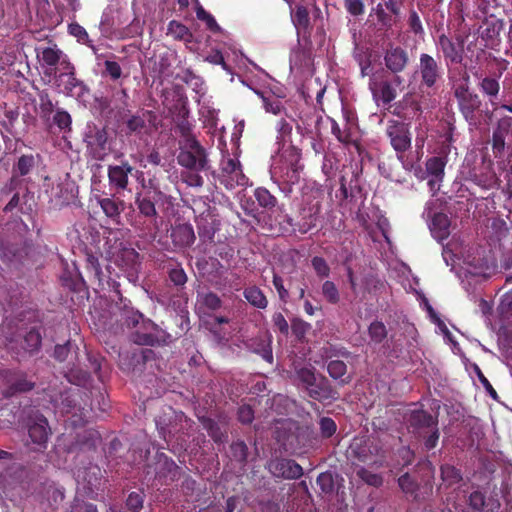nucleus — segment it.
Wrapping results in <instances>:
<instances>
[{
  "mask_svg": "<svg viewBox=\"0 0 512 512\" xmlns=\"http://www.w3.org/2000/svg\"><path fill=\"white\" fill-rule=\"evenodd\" d=\"M196 18L205 22L207 29L212 33L221 32V27L216 22L214 16L201 5H198V7L196 8Z\"/></svg>",
  "mask_w": 512,
  "mask_h": 512,
  "instance_id": "obj_54",
  "label": "nucleus"
},
{
  "mask_svg": "<svg viewBox=\"0 0 512 512\" xmlns=\"http://www.w3.org/2000/svg\"><path fill=\"white\" fill-rule=\"evenodd\" d=\"M98 205L102 209L106 217L112 220L115 224L121 223V213L125 209V202L120 199L112 198H100L98 199Z\"/></svg>",
  "mask_w": 512,
  "mask_h": 512,
  "instance_id": "obj_29",
  "label": "nucleus"
},
{
  "mask_svg": "<svg viewBox=\"0 0 512 512\" xmlns=\"http://www.w3.org/2000/svg\"><path fill=\"white\" fill-rule=\"evenodd\" d=\"M52 123L64 133L72 130V118L71 115L64 109L59 108L56 110L54 117H52Z\"/></svg>",
  "mask_w": 512,
  "mask_h": 512,
  "instance_id": "obj_53",
  "label": "nucleus"
},
{
  "mask_svg": "<svg viewBox=\"0 0 512 512\" xmlns=\"http://www.w3.org/2000/svg\"><path fill=\"white\" fill-rule=\"evenodd\" d=\"M5 119L3 121H0V125H2L4 131H2L3 138L6 137V134H9L11 136H14L15 134V123L18 120L19 113L17 110H6L5 111Z\"/></svg>",
  "mask_w": 512,
  "mask_h": 512,
  "instance_id": "obj_55",
  "label": "nucleus"
},
{
  "mask_svg": "<svg viewBox=\"0 0 512 512\" xmlns=\"http://www.w3.org/2000/svg\"><path fill=\"white\" fill-rule=\"evenodd\" d=\"M408 422L416 436H422L428 429L438 426V418L423 409L412 410Z\"/></svg>",
  "mask_w": 512,
  "mask_h": 512,
  "instance_id": "obj_22",
  "label": "nucleus"
},
{
  "mask_svg": "<svg viewBox=\"0 0 512 512\" xmlns=\"http://www.w3.org/2000/svg\"><path fill=\"white\" fill-rule=\"evenodd\" d=\"M353 459L365 464H382L383 450L379 439L372 436L355 437L349 447Z\"/></svg>",
  "mask_w": 512,
  "mask_h": 512,
  "instance_id": "obj_6",
  "label": "nucleus"
},
{
  "mask_svg": "<svg viewBox=\"0 0 512 512\" xmlns=\"http://www.w3.org/2000/svg\"><path fill=\"white\" fill-rule=\"evenodd\" d=\"M431 217L430 230L434 238L444 240L450 235V220L445 213L436 212L432 215L431 211L426 212Z\"/></svg>",
  "mask_w": 512,
  "mask_h": 512,
  "instance_id": "obj_27",
  "label": "nucleus"
},
{
  "mask_svg": "<svg viewBox=\"0 0 512 512\" xmlns=\"http://www.w3.org/2000/svg\"><path fill=\"white\" fill-rule=\"evenodd\" d=\"M416 73L419 76V89L421 92L435 93L443 78L441 63L428 53L419 55Z\"/></svg>",
  "mask_w": 512,
  "mask_h": 512,
  "instance_id": "obj_3",
  "label": "nucleus"
},
{
  "mask_svg": "<svg viewBox=\"0 0 512 512\" xmlns=\"http://www.w3.org/2000/svg\"><path fill=\"white\" fill-rule=\"evenodd\" d=\"M230 457L242 466L247 463L248 447L243 440L238 439L231 443Z\"/></svg>",
  "mask_w": 512,
  "mask_h": 512,
  "instance_id": "obj_47",
  "label": "nucleus"
},
{
  "mask_svg": "<svg viewBox=\"0 0 512 512\" xmlns=\"http://www.w3.org/2000/svg\"><path fill=\"white\" fill-rule=\"evenodd\" d=\"M168 337L169 335L149 318L144 319L130 332V339L134 344L150 347L165 344Z\"/></svg>",
  "mask_w": 512,
  "mask_h": 512,
  "instance_id": "obj_9",
  "label": "nucleus"
},
{
  "mask_svg": "<svg viewBox=\"0 0 512 512\" xmlns=\"http://www.w3.org/2000/svg\"><path fill=\"white\" fill-rule=\"evenodd\" d=\"M243 297L254 308L265 310L268 307V299L261 288L256 285L248 286L243 290Z\"/></svg>",
  "mask_w": 512,
  "mask_h": 512,
  "instance_id": "obj_36",
  "label": "nucleus"
},
{
  "mask_svg": "<svg viewBox=\"0 0 512 512\" xmlns=\"http://www.w3.org/2000/svg\"><path fill=\"white\" fill-rule=\"evenodd\" d=\"M145 497L143 490L130 492L125 502L127 510L130 512L141 511L144 507Z\"/></svg>",
  "mask_w": 512,
  "mask_h": 512,
  "instance_id": "obj_52",
  "label": "nucleus"
},
{
  "mask_svg": "<svg viewBox=\"0 0 512 512\" xmlns=\"http://www.w3.org/2000/svg\"><path fill=\"white\" fill-rule=\"evenodd\" d=\"M28 433L31 442L36 445L34 452L38 455H43L47 448L48 436L50 435V428L47 419L39 413L30 417L28 422Z\"/></svg>",
  "mask_w": 512,
  "mask_h": 512,
  "instance_id": "obj_16",
  "label": "nucleus"
},
{
  "mask_svg": "<svg viewBox=\"0 0 512 512\" xmlns=\"http://www.w3.org/2000/svg\"><path fill=\"white\" fill-rule=\"evenodd\" d=\"M66 72H62L58 76L59 86L63 87V92L69 97H80L84 94L85 85L83 81L75 77L74 66L69 62H62Z\"/></svg>",
  "mask_w": 512,
  "mask_h": 512,
  "instance_id": "obj_21",
  "label": "nucleus"
},
{
  "mask_svg": "<svg viewBox=\"0 0 512 512\" xmlns=\"http://www.w3.org/2000/svg\"><path fill=\"white\" fill-rule=\"evenodd\" d=\"M168 279L176 287H184L187 282V275L180 263L170 264L168 266Z\"/></svg>",
  "mask_w": 512,
  "mask_h": 512,
  "instance_id": "obj_51",
  "label": "nucleus"
},
{
  "mask_svg": "<svg viewBox=\"0 0 512 512\" xmlns=\"http://www.w3.org/2000/svg\"><path fill=\"white\" fill-rule=\"evenodd\" d=\"M292 21L298 34L309 36L313 27L310 25L309 12L306 7L298 5L292 13Z\"/></svg>",
  "mask_w": 512,
  "mask_h": 512,
  "instance_id": "obj_35",
  "label": "nucleus"
},
{
  "mask_svg": "<svg viewBox=\"0 0 512 512\" xmlns=\"http://www.w3.org/2000/svg\"><path fill=\"white\" fill-rule=\"evenodd\" d=\"M355 191H360L358 175L356 172H351L350 178L348 175H343L340 178V192L345 199L353 198Z\"/></svg>",
  "mask_w": 512,
  "mask_h": 512,
  "instance_id": "obj_42",
  "label": "nucleus"
},
{
  "mask_svg": "<svg viewBox=\"0 0 512 512\" xmlns=\"http://www.w3.org/2000/svg\"><path fill=\"white\" fill-rule=\"evenodd\" d=\"M220 172L221 183L228 189H233L236 185H244L246 178L242 172L241 164L236 158H227L221 162Z\"/></svg>",
  "mask_w": 512,
  "mask_h": 512,
  "instance_id": "obj_19",
  "label": "nucleus"
},
{
  "mask_svg": "<svg viewBox=\"0 0 512 512\" xmlns=\"http://www.w3.org/2000/svg\"><path fill=\"white\" fill-rule=\"evenodd\" d=\"M409 63L408 52L400 45L389 44L384 52V64L395 75L403 72Z\"/></svg>",
  "mask_w": 512,
  "mask_h": 512,
  "instance_id": "obj_20",
  "label": "nucleus"
},
{
  "mask_svg": "<svg viewBox=\"0 0 512 512\" xmlns=\"http://www.w3.org/2000/svg\"><path fill=\"white\" fill-rule=\"evenodd\" d=\"M460 113L469 126L477 127L480 123L476 113L482 105L480 97L470 91L468 85L462 84L454 89Z\"/></svg>",
  "mask_w": 512,
  "mask_h": 512,
  "instance_id": "obj_8",
  "label": "nucleus"
},
{
  "mask_svg": "<svg viewBox=\"0 0 512 512\" xmlns=\"http://www.w3.org/2000/svg\"><path fill=\"white\" fill-rule=\"evenodd\" d=\"M403 83V78L395 75L392 81L383 80L379 83H371L370 88L374 97H379L384 104H389L396 98V87Z\"/></svg>",
  "mask_w": 512,
  "mask_h": 512,
  "instance_id": "obj_24",
  "label": "nucleus"
},
{
  "mask_svg": "<svg viewBox=\"0 0 512 512\" xmlns=\"http://www.w3.org/2000/svg\"><path fill=\"white\" fill-rule=\"evenodd\" d=\"M84 141L87 145L88 152L95 160H104L111 151L105 127H99L96 124L88 126V130L84 136Z\"/></svg>",
  "mask_w": 512,
  "mask_h": 512,
  "instance_id": "obj_13",
  "label": "nucleus"
},
{
  "mask_svg": "<svg viewBox=\"0 0 512 512\" xmlns=\"http://www.w3.org/2000/svg\"><path fill=\"white\" fill-rule=\"evenodd\" d=\"M41 328L33 326L22 330L15 338L9 339V345L12 349L20 347L26 353L33 354L39 351L42 344Z\"/></svg>",
  "mask_w": 512,
  "mask_h": 512,
  "instance_id": "obj_17",
  "label": "nucleus"
},
{
  "mask_svg": "<svg viewBox=\"0 0 512 512\" xmlns=\"http://www.w3.org/2000/svg\"><path fill=\"white\" fill-rule=\"evenodd\" d=\"M155 197L159 199L164 197L160 190L154 192V197L151 194H136L134 204L138 208V218L135 219L132 226L142 235H156L159 231L161 220L155 206Z\"/></svg>",
  "mask_w": 512,
  "mask_h": 512,
  "instance_id": "obj_2",
  "label": "nucleus"
},
{
  "mask_svg": "<svg viewBox=\"0 0 512 512\" xmlns=\"http://www.w3.org/2000/svg\"><path fill=\"white\" fill-rule=\"evenodd\" d=\"M37 56L43 66L55 69L61 61L63 51L58 48L57 44H54L53 46L43 48Z\"/></svg>",
  "mask_w": 512,
  "mask_h": 512,
  "instance_id": "obj_39",
  "label": "nucleus"
},
{
  "mask_svg": "<svg viewBox=\"0 0 512 512\" xmlns=\"http://www.w3.org/2000/svg\"><path fill=\"white\" fill-rule=\"evenodd\" d=\"M119 309V322L122 326H125L131 331L134 327L139 326L141 322L146 319L142 313L134 310L133 307H130V301L124 299L122 296H120Z\"/></svg>",
  "mask_w": 512,
  "mask_h": 512,
  "instance_id": "obj_26",
  "label": "nucleus"
},
{
  "mask_svg": "<svg viewBox=\"0 0 512 512\" xmlns=\"http://www.w3.org/2000/svg\"><path fill=\"white\" fill-rule=\"evenodd\" d=\"M370 16L375 17L376 22L374 25L376 27V33L381 36H386L388 32L392 30L393 26H395L401 19L400 14H393L386 11L382 6L373 7Z\"/></svg>",
  "mask_w": 512,
  "mask_h": 512,
  "instance_id": "obj_23",
  "label": "nucleus"
},
{
  "mask_svg": "<svg viewBox=\"0 0 512 512\" xmlns=\"http://www.w3.org/2000/svg\"><path fill=\"white\" fill-rule=\"evenodd\" d=\"M115 263L126 271H136L141 264L139 252L132 247H122L116 254Z\"/></svg>",
  "mask_w": 512,
  "mask_h": 512,
  "instance_id": "obj_30",
  "label": "nucleus"
},
{
  "mask_svg": "<svg viewBox=\"0 0 512 512\" xmlns=\"http://www.w3.org/2000/svg\"><path fill=\"white\" fill-rule=\"evenodd\" d=\"M467 503L473 512H482L485 509V493L479 490L471 492Z\"/></svg>",
  "mask_w": 512,
  "mask_h": 512,
  "instance_id": "obj_61",
  "label": "nucleus"
},
{
  "mask_svg": "<svg viewBox=\"0 0 512 512\" xmlns=\"http://www.w3.org/2000/svg\"><path fill=\"white\" fill-rule=\"evenodd\" d=\"M82 478L90 490L97 489L102 479L101 469L97 465L89 466L84 470Z\"/></svg>",
  "mask_w": 512,
  "mask_h": 512,
  "instance_id": "obj_49",
  "label": "nucleus"
},
{
  "mask_svg": "<svg viewBox=\"0 0 512 512\" xmlns=\"http://www.w3.org/2000/svg\"><path fill=\"white\" fill-rule=\"evenodd\" d=\"M67 380L77 386H85L89 381L90 374L82 369H71L66 374Z\"/></svg>",
  "mask_w": 512,
  "mask_h": 512,
  "instance_id": "obj_62",
  "label": "nucleus"
},
{
  "mask_svg": "<svg viewBox=\"0 0 512 512\" xmlns=\"http://www.w3.org/2000/svg\"><path fill=\"white\" fill-rule=\"evenodd\" d=\"M447 160L440 157L432 156L426 159V173L433 177V180H429V184L433 185L434 182H442L444 179V169L447 164Z\"/></svg>",
  "mask_w": 512,
  "mask_h": 512,
  "instance_id": "obj_37",
  "label": "nucleus"
},
{
  "mask_svg": "<svg viewBox=\"0 0 512 512\" xmlns=\"http://www.w3.org/2000/svg\"><path fill=\"white\" fill-rule=\"evenodd\" d=\"M500 26L499 21H484V25L479 28L480 38L484 41L495 39L499 35Z\"/></svg>",
  "mask_w": 512,
  "mask_h": 512,
  "instance_id": "obj_57",
  "label": "nucleus"
},
{
  "mask_svg": "<svg viewBox=\"0 0 512 512\" xmlns=\"http://www.w3.org/2000/svg\"><path fill=\"white\" fill-rule=\"evenodd\" d=\"M300 170L301 166L298 161L290 162L286 167V172L282 174V181L289 185L296 184L300 179Z\"/></svg>",
  "mask_w": 512,
  "mask_h": 512,
  "instance_id": "obj_60",
  "label": "nucleus"
},
{
  "mask_svg": "<svg viewBox=\"0 0 512 512\" xmlns=\"http://www.w3.org/2000/svg\"><path fill=\"white\" fill-rule=\"evenodd\" d=\"M152 117L151 111H145L143 115H134L127 122L129 132H141L146 127V118Z\"/></svg>",
  "mask_w": 512,
  "mask_h": 512,
  "instance_id": "obj_59",
  "label": "nucleus"
},
{
  "mask_svg": "<svg viewBox=\"0 0 512 512\" xmlns=\"http://www.w3.org/2000/svg\"><path fill=\"white\" fill-rule=\"evenodd\" d=\"M356 476L367 485H370L371 487H382L384 480L381 474L375 473L370 471L369 469H366L364 467H360L356 471Z\"/></svg>",
  "mask_w": 512,
  "mask_h": 512,
  "instance_id": "obj_48",
  "label": "nucleus"
},
{
  "mask_svg": "<svg viewBox=\"0 0 512 512\" xmlns=\"http://www.w3.org/2000/svg\"><path fill=\"white\" fill-rule=\"evenodd\" d=\"M200 421L204 429L207 430L209 436L216 444H222L227 440V431L220 428L219 424L215 420L209 417H202Z\"/></svg>",
  "mask_w": 512,
  "mask_h": 512,
  "instance_id": "obj_40",
  "label": "nucleus"
},
{
  "mask_svg": "<svg viewBox=\"0 0 512 512\" xmlns=\"http://www.w3.org/2000/svg\"><path fill=\"white\" fill-rule=\"evenodd\" d=\"M177 162L186 170L207 171L210 168L208 152L198 139L180 143Z\"/></svg>",
  "mask_w": 512,
  "mask_h": 512,
  "instance_id": "obj_4",
  "label": "nucleus"
},
{
  "mask_svg": "<svg viewBox=\"0 0 512 512\" xmlns=\"http://www.w3.org/2000/svg\"><path fill=\"white\" fill-rule=\"evenodd\" d=\"M133 167L128 161H122L119 165H110L107 168L108 183L110 189L114 190L116 194H122L124 191L129 190V175L132 173Z\"/></svg>",
  "mask_w": 512,
  "mask_h": 512,
  "instance_id": "obj_18",
  "label": "nucleus"
},
{
  "mask_svg": "<svg viewBox=\"0 0 512 512\" xmlns=\"http://www.w3.org/2000/svg\"><path fill=\"white\" fill-rule=\"evenodd\" d=\"M252 351L259 354L265 361L268 363L273 362V354L272 349L269 343H266L265 340L260 339L254 340V343L250 344Z\"/></svg>",
  "mask_w": 512,
  "mask_h": 512,
  "instance_id": "obj_58",
  "label": "nucleus"
},
{
  "mask_svg": "<svg viewBox=\"0 0 512 512\" xmlns=\"http://www.w3.org/2000/svg\"><path fill=\"white\" fill-rule=\"evenodd\" d=\"M80 398L78 393L67 394L62 398V411L65 414H71L73 424L77 425L83 423L89 414V409L86 406H80L78 399Z\"/></svg>",
  "mask_w": 512,
  "mask_h": 512,
  "instance_id": "obj_25",
  "label": "nucleus"
},
{
  "mask_svg": "<svg viewBox=\"0 0 512 512\" xmlns=\"http://www.w3.org/2000/svg\"><path fill=\"white\" fill-rule=\"evenodd\" d=\"M320 213L321 206L319 203H305L299 208L297 221L294 222L292 217H288L287 223L293 227L295 231L305 235L317 227Z\"/></svg>",
  "mask_w": 512,
  "mask_h": 512,
  "instance_id": "obj_14",
  "label": "nucleus"
},
{
  "mask_svg": "<svg viewBox=\"0 0 512 512\" xmlns=\"http://www.w3.org/2000/svg\"><path fill=\"white\" fill-rule=\"evenodd\" d=\"M38 154H21L12 165L11 177L2 189V193L9 194L15 191L25 181L37 165Z\"/></svg>",
  "mask_w": 512,
  "mask_h": 512,
  "instance_id": "obj_11",
  "label": "nucleus"
},
{
  "mask_svg": "<svg viewBox=\"0 0 512 512\" xmlns=\"http://www.w3.org/2000/svg\"><path fill=\"white\" fill-rule=\"evenodd\" d=\"M322 294L326 301L330 304H337L339 302V299L341 298L339 296V292L335 286V284L332 281H325L322 285Z\"/></svg>",
  "mask_w": 512,
  "mask_h": 512,
  "instance_id": "obj_63",
  "label": "nucleus"
},
{
  "mask_svg": "<svg viewBox=\"0 0 512 512\" xmlns=\"http://www.w3.org/2000/svg\"><path fill=\"white\" fill-rule=\"evenodd\" d=\"M291 379L308 398L319 403L337 401L339 398V393L332 386L330 380L311 364L295 361Z\"/></svg>",
  "mask_w": 512,
  "mask_h": 512,
  "instance_id": "obj_1",
  "label": "nucleus"
},
{
  "mask_svg": "<svg viewBox=\"0 0 512 512\" xmlns=\"http://www.w3.org/2000/svg\"><path fill=\"white\" fill-rule=\"evenodd\" d=\"M477 87L484 97L489 98L491 104L495 105V99L500 92L499 79L492 76H479Z\"/></svg>",
  "mask_w": 512,
  "mask_h": 512,
  "instance_id": "obj_33",
  "label": "nucleus"
},
{
  "mask_svg": "<svg viewBox=\"0 0 512 512\" xmlns=\"http://www.w3.org/2000/svg\"><path fill=\"white\" fill-rule=\"evenodd\" d=\"M168 36L173 37L176 41L190 42L192 39L189 29L177 20H172L168 23Z\"/></svg>",
  "mask_w": 512,
  "mask_h": 512,
  "instance_id": "obj_45",
  "label": "nucleus"
},
{
  "mask_svg": "<svg viewBox=\"0 0 512 512\" xmlns=\"http://www.w3.org/2000/svg\"><path fill=\"white\" fill-rule=\"evenodd\" d=\"M261 97L263 107L267 113L278 115L283 109V103L271 92H256Z\"/></svg>",
  "mask_w": 512,
  "mask_h": 512,
  "instance_id": "obj_46",
  "label": "nucleus"
},
{
  "mask_svg": "<svg viewBox=\"0 0 512 512\" xmlns=\"http://www.w3.org/2000/svg\"><path fill=\"white\" fill-rule=\"evenodd\" d=\"M35 387V383L28 379L27 376L21 374L13 379L8 388L5 391V397L9 398L18 393H26L33 390Z\"/></svg>",
  "mask_w": 512,
  "mask_h": 512,
  "instance_id": "obj_38",
  "label": "nucleus"
},
{
  "mask_svg": "<svg viewBox=\"0 0 512 512\" xmlns=\"http://www.w3.org/2000/svg\"><path fill=\"white\" fill-rule=\"evenodd\" d=\"M152 354L151 349H140L139 351H133L131 353H120L119 355V365L123 371H130L134 368V366L145 363L149 355Z\"/></svg>",
  "mask_w": 512,
  "mask_h": 512,
  "instance_id": "obj_31",
  "label": "nucleus"
},
{
  "mask_svg": "<svg viewBox=\"0 0 512 512\" xmlns=\"http://www.w3.org/2000/svg\"><path fill=\"white\" fill-rule=\"evenodd\" d=\"M146 474L153 475L154 480H157L160 485H170L179 480L181 468L173 458L157 452L153 460L146 465Z\"/></svg>",
  "mask_w": 512,
  "mask_h": 512,
  "instance_id": "obj_5",
  "label": "nucleus"
},
{
  "mask_svg": "<svg viewBox=\"0 0 512 512\" xmlns=\"http://www.w3.org/2000/svg\"><path fill=\"white\" fill-rule=\"evenodd\" d=\"M76 442L82 450H94L100 442V435L96 430H85L77 435Z\"/></svg>",
  "mask_w": 512,
  "mask_h": 512,
  "instance_id": "obj_44",
  "label": "nucleus"
},
{
  "mask_svg": "<svg viewBox=\"0 0 512 512\" xmlns=\"http://www.w3.org/2000/svg\"><path fill=\"white\" fill-rule=\"evenodd\" d=\"M254 198H256L259 206L263 209H273L277 205V199L265 187H258L254 190Z\"/></svg>",
  "mask_w": 512,
  "mask_h": 512,
  "instance_id": "obj_50",
  "label": "nucleus"
},
{
  "mask_svg": "<svg viewBox=\"0 0 512 512\" xmlns=\"http://www.w3.org/2000/svg\"><path fill=\"white\" fill-rule=\"evenodd\" d=\"M422 439L423 447L426 451H431L435 449L438 445L440 438V431L438 426L431 428L430 430L424 431L422 436H417Z\"/></svg>",
  "mask_w": 512,
  "mask_h": 512,
  "instance_id": "obj_56",
  "label": "nucleus"
},
{
  "mask_svg": "<svg viewBox=\"0 0 512 512\" xmlns=\"http://www.w3.org/2000/svg\"><path fill=\"white\" fill-rule=\"evenodd\" d=\"M407 24L409 26L410 31L415 36H422L424 34V28L422 26V22L417 11L413 9L409 11Z\"/></svg>",
  "mask_w": 512,
  "mask_h": 512,
  "instance_id": "obj_64",
  "label": "nucleus"
},
{
  "mask_svg": "<svg viewBox=\"0 0 512 512\" xmlns=\"http://www.w3.org/2000/svg\"><path fill=\"white\" fill-rule=\"evenodd\" d=\"M385 134L392 149L396 152L398 160H404V154L411 148L412 139L409 125L398 120H389L386 124Z\"/></svg>",
  "mask_w": 512,
  "mask_h": 512,
  "instance_id": "obj_10",
  "label": "nucleus"
},
{
  "mask_svg": "<svg viewBox=\"0 0 512 512\" xmlns=\"http://www.w3.org/2000/svg\"><path fill=\"white\" fill-rule=\"evenodd\" d=\"M441 479L448 486L458 485L463 480L462 472L459 468L451 464H443L440 467Z\"/></svg>",
  "mask_w": 512,
  "mask_h": 512,
  "instance_id": "obj_43",
  "label": "nucleus"
},
{
  "mask_svg": "<svg viewBox=\"0 0 512 512\" xmlns=\"http://www.w3.org/2000/svg\"><path fill=\"white\" fill-rule=\"evenodd\" d=\"M191 421L183 412L171 411V414H164L156 419V428L165 442L171 443L173 439L179 442H185L182 437V430L191 426Z\"/></svg>",
  "mask_w": 512,
  "mask_h": 512,
  "instance_id": "obj_7",
  "label": "nucleus"
},
{
  "mask_svg": "<svg viewBox=\"0 0 512 512\" xmlns=\"http://www.w3.org/2000/svg\"><path fill=\"white\" fill-rule=\"evenodd\" d=\"M269 473L275 477L286 480H297L303 475V468L294 459L275 456L267 462Z\"/></svg>",
  "mask_w": 512,
  "mask_h": 512,
  "instance_id": "obj_15",
  "label": "nucleus"
},
{
  "mask_svg": "<svg viewBox=\"0 0 512 512\" xmlns=\"http://www.w3.org/2000/svg\"><path fill=\"white\" fill-rule=\"evenodd\" d=\"M398 487L415 502H420L425 499V496L419 492V484L409 473L400 476L398 479Z\"/></svg>",
  "mask_w": 512,
  "mask_h": 512,
  "instance_id": "obj_34",
  "label": "nucleus"
},
{
  "mask_svg": "<svg viewBox=\"0 0 512 512\" xmlns=\"http://www.w3.org/2000/svg\"><path fill=\"white\" fill-rule=\"evenodd\" d=\"M326 370L328 375L338 381V385L344 386L351 382L352 376L348 374L347 364L338 359L327 362Z\"/></svg>",
  "mask_w": 512,
  "mask_h": 512,
  "instance_id": "obj_32",
  "label": "nucleus"
},
{
  "mask_svg": "<svg viewBox=\"0 0 512 512\" xmlns=\"http://www.w3.org/2000/svg\"><path fill=\"white\" fill-rule=\"evenodd\" d=\"M171 238L173 243L180 247H190L195 240L193 227L189 223H180L172 228Z\"/></svg>",
  "mask_w": 512,
  "mask_h": 512,
  "instance_id": "obj_28",
  "label": "nucleus"
},
{
  "mask_svg": "<svg viewBox=\"0 0 512 512\" xmlns=\"http://www.w3.org/2000/svg\"><path fill=\"white\" fill-rule=\"evenodd\" d=\"M464 44L465 38L462 35H457L454 38L441 33L436 41L439 51L446 66L462 65L464 62Z\"/></svg>",
  "mask_w": 512,
  "mask_h": 512,
  "instance_id": "obj_12",
  "label": "nucleus"
},
{
  "mask_svg": "<svg viewBox=\"0 0 512 512\" xmlns=\"http://www.w3.org/2000/svg\"><path fill=\"white\" fill-rule=\"evenodd\" d=\"M38 114L41 120L48 121L55 110V105L47 90H38Z\"/></svg>",
  "mask_w": 512,
  "mask_h": 512,
  "instance_id": "obj_41",
  "label": "nucleus"
}]
</instances>
